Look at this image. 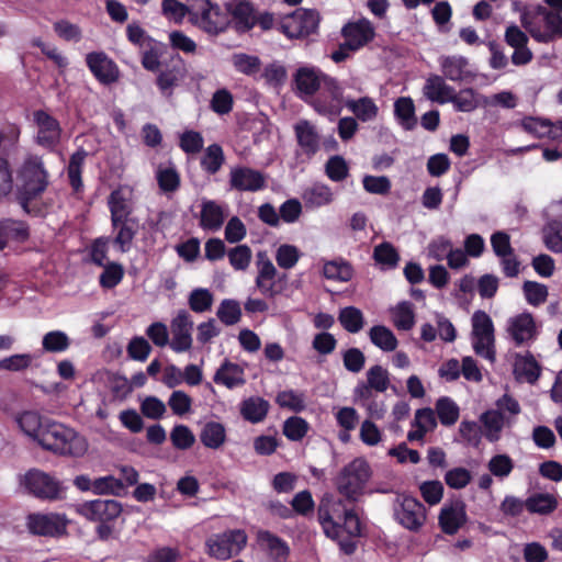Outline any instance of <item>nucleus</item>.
<instances>
[{"instance_id":"nucleus-1","label":"nucleus","mask_w":562,"mask_h":562,"mask_svg":"<svg viewBox=\"0 0 562 562\" xmlns=\"http://www.w3.org/2000/svg\"><path fill=\"white\" fill-rule=\"evenodd\" d=\"M50 184V175L42 156L27 154L16 169L15 198L22 210L32 214L33 203L38 201Z\"/></svg>"},{"instance_id":"nucleus-2","label":"nucleus","mask_w":562,"mask_h":562,"mask_svg":"<svg viewBox=\"0 0 562 562\" xmlns=\"http://www.w3.org/2000/svg\"><path fill=\"white\" fill-rule=\"evenodd\" d=\"M346 499L333 494H325L317 507V518L324 533L331 539H338L347 533L350 537L361 535V524L353 508L347 507Z\"/></svg>"},{"instance_id":"nucleus-3","label":"nucleus","mask_w":562,"mask_h":562,"mask_svg":"<svg viewBox=\"0 0 562 562\" xmlns=\"http://www.w3.org/2000/svg\"><path fill=\"white\" fill-rule=\"evenodd\" d=\"M38 446L58 456L80 458L89 448L87 439L74 428L49 419Z\"/></svg>"},{"instance_id":"nucleus-4","label":"nucleus","mask_w":562,"mask_h":562,"mask_svg":"<svg viewBox=\"0 0 562 562\" xmlns=\"http://www.w3.org/2000/svg\"><path fill=\"white\" fill-rule=\"evenodd\" d=\"M372 475L369 463L357 458L346 464L335 479L338 493L349 503H357L367 493V484Z\"/></svg>"},{"instance_id":"nucleus-5","label":"nucleus","mask_w":562,"mask_h":562,"mask_svg":"<svg viewBox=\"0 0 562 562\" xmlns=\"http://www.w3.org/2000/svg\"><path fill=\"white\" fill-rule=\"evenodd\" d=\"M522 26L533 40L550 43L562 37V12L539 7L532 16L524 14Z\"/></svg>"},{"instance_id":"nucleus-6","label":"nucleus","mask_w":562,"mask_h":562,"mask_svg":"<svg viewBox=\"0 0 562 562\" xmlns=\"http://www.w3.org/2000/svg\"><path fill=\"white\" fill-rule=\"evenodd\" d=\"M190 22L205 33L216 35L226 30L231 14L211 0H192Z\"/></svg>"},{"instance_id":"nucleus-7","label":"nucleus","mask_w":562,"mask_h":562,"mask_svg":"<svg viewBox=\"0 0 562 562\" xmlns=\"http://www.w3.org/2000/svg\"><path fill=\"white\" fill-rule=\"evenodd\" d=\"M471 345L474 352L494 363L496 360L495 328L491 316L484 311H475L471 317Z\"/></svg>"},{"instance_id":"nucleus-8","label":"nucleus","mask_w":562,"mask_h":562,"mask_svg":"<svg viewBox=\"0 0 562 562\" xmlns=\"http://www.w3.org/2000/svg\"><path fill=\"white\" fill-rule=\"evenodd\" d=\"M247 541L245 530L227 529L206 539V553L214 559L225 561L238 555L246 548Z\"/></svg>"},{"instance_id":"nucleus-9","label":"nucleus","mask_w":562,"mask_h":562,"mask_svg":"<svg viewBox=\"0 0 562 562\" xmlns=\"http://www.w3.org/2000/svg\"><path fill=\"white\" fill-rule=\"evenodd\" d=\"M319 20L316 10L300 8L280 20L278 31L290 40L305 38L316 33Z\"/></svg>"},{"instance_id":"nucleus-10","label":"nucleus","mask_w":562,"mask_h":562,"mask_svg":"<svg viewBox=\"0 0 562 562\" xmlns=\"http://www.w3.org/2000/svg\"><path fill=\"white\" fill-rule=\"evenodd\" d=\"M312 105L319 114L339 115L346 105L344 86L336 78L326 75L319 93L314 98Z\"/></svg>"},{"instance_id":"nucleus-11","label":"nucleus","mask_w":562,"mask_h":562,"mask_svg":"<svg viewBox=\"0 0 562 562\" xmlns=\"http://www.w3.org/2000/svg\"><path fill=\"white\" fill-rule=\"evenodd\" d=\"M18 479L21 487L38 498L57 499L63 492V486L57 480L38 469H30Z\"/></svg>"},{"instance_id":"nucleus-12","label":"nucleus","mask_w":562,"mask_h":562,"mask_svg":"<svg viewBox=\"0 0 562 562\" xmlns=\"http://www.w3.org/2000/svg\"><path fill=\"white\" fill-rule=\"evenodd\" d=\"M268 176L261 170L237 165L229 169L228 184L238 192H259L267 188Z\"/></svg>"},{"instance_id":"nucleus-13","label":"nucleus","mask_w":562,"mask_h":562,"mask_svg":"<svg viewBox=\"0 0 562 562\" xmlns=\"http://www.w3.org/2000/svg\"><path fill=\"white\" fill-rule=\"evenodd\" d=\"M546 224L542 227V240L546 247L555 254L562 252V199L551 202L544 210Z\"/></svg>"},{"instance_id":"nucleus-14","label":"nucleus","mask_w":562,"mask_h":562,"mask_svg":"<svg viewBox=\"0 0 562 562\" xmlns=\"http://www.w3.org/2000/svg\"><path fill=\"white\" fill-rule=\"evenodd\" d=\"M77 513L94 522H111L120 517L123 507L116 499H93L77 505Z\"/></svg>"},{"instance_id":"nucleus-15","label":"nucleus","mask_w":562,"mask_h":562,"mask_svg":"<svg viewBox=\"0 0 562 562\" xmlns=\"http://www.w3.org/2000/svg\"><path fill=\"white\" fill-rule=\"evenodd\" d=\"M506 333L515 346L532 342L538 335L536 321L531 313L522 312L509 317L506 322Z\"/></svg>"},{"instance_id":"nucleus-16","label":"nucleus","mask_w":562,"mask_h":562,"mask_svg":"<svg viewBox=\"0 0 562 562\" xmlns=\"http://www.w3.org/2000/svg\"><path fill=\"white\" fill-rule=\"evenodd\" d=\"M171 341L170 348L177 352H186L192 348L193 321L187 310H179L170 323Z\"/></svg>"},{"instance_id":"nucleus-17","label":"nucleus","mask_w":562,"mask_h":562,"mask_svg":"<svg viewBox=\"0 0 562 562\" xmlns=\"http://www.w3.org/2000/svg\"><path fill=\"white\" fill-rule=\"evenodd\" d=\"M86 64L94 78L104 86L113 85L120 79L117 65L104 52L87 54Z\"/></svg>"},{"instance_id":"nucleus-18","label":"nucleus","mask_w":562,"mask_h":562,"mask_svg":"<svg viewBox=\"0 0 562 562\" xmlns=\"http://www.w3.org/2000/svg\"><path fill=\"white\" fill-rule=\"evenodd\" d=\"M256 266L258 270L255 279L256 288L265 297H276L281 292V290L277 288L276 282L278 271L265 251L257 254Z\"/></svg>"},{"instance_id":"nucleus-19","label":"nucleus","mask_w":562,"mask_h":562,"mask_svg":"<svg viewBox=\"0 0 562 562\" xmlns=\"http://www.w3.org/2000/svg\"><path fill=\"white\" fill-rule=\"evenodd\" d=\"M33 117L37 126L36 143L46 149H54L61 138L59 122L43 110L35 111Z\"/></svg>"},{"instance_id":"nucleus-20","label":"nucleus","mask_w":562,"mask_h":562,"mask_svg":"<svg viewBox=\"0 0 562 562\" xmlns=\"http://www.w3.org/2000/svg\"><path fill=\"white\" fill-rule=\"evenodd\" d=\"M395 518L404 528L416 531L426 520V510L416 498L405 496L395 508Z\"/></svg>"},{"instance_id":"nucleus-21","label":"nucleus","mask_w":562,"mask_h":562,"mask_svg":"<svg viewBox=\"0 0 562 562\" xmlns=\"http://www.w3.org/2000/svg\"><path fill=\"white\" fill-rule=\"evenodd\" d=\"M228 215V205L215 200L202 199L199 226L206 232H217Z\"/></svg>"},{"instance_id":"nucleus-22","label":"nucleus","mask_w":562,"mask_h":562,"mask_svg":"<svg viewBox=\"0 0 562 562\" xmlns=\"http://www.w3.org/2000/svg\"><path fill=\"white\" fill-rule=\"evenodd\" d=\"M108 207L111 221L135 218L133 190L127 186H121L113 190L108 198Z\"/></svg>"},{"instance_id":"nucleus-23","label":"nucleus","mask_w":562,"mask_h":562,"mask_svg":"<svg viewBox=\"0 0 562 562\" xmlns=\"http://www.w3.org/2000/svg\"><path fill=\"white\" fill-rule=\"evenodd\" d=\"M341 35L349 47L359 50L374 38L375 31L369 20L361 19L346 23L341 29Z\"/></svg>"},{"instance_id":"nucleus-24","label":"nucleus","mask_w":562,"mask_h":562,"mask_svg":"<svg viewBox=\"0 0 562 562\" xmlns=\"http://www.w3.org/2000/svg\"><path fill=\"white\" fill-rule=\"evenodd\" d=\"M27 527L34 535L55 537L65 532L66 521L57 514H33L29 516Z\"/></svg>"},{"instance_id":"nucleus-25","label":"nucleus","mask_w":562,"mask_h":562,"mask_svg":"<svg viewBox=\"0 0 562 562\" xmlns=\"http://www.w3.org/2000/svg\"><path fill=\"white\" fill-rule=\"evenodd\" d=\"M327 74L314 66L301 67L294 75V82L301 98L313 97L324 82Z\"/></svg>"},{"instance_id":"nucleus-26","label":"nucleus","mask_w":562,"mask_h":562,"mask_svg":"<svg viewBox=\"0 0 562 562\" xmlns=\"http://www.w3.org/2000/svg\"><path fill=\"white\" fill-rule=\"evenodd\" d=\"M293 130L301 151L312 158L321 148V135L316 126L307 120H300Z\"/></svg>"},{"instance_id":"nucleus-27","label":"nucleus","mask_w":562,"mask_h":562,"mask_svg":"<svg viewBox=\"0 0 562 562\" xmlns=\"http://www.w3.org/2000/svg\"><path fill=\"white\" fill-rule=\"evenodd\" d=\"M424 97L436 103L456 102L457 95L453 87L446 82L439 75H429L423 87Z\"/></svg>"},{"instance_id":"nucleus-28","label":"nucleus","mask_w":562,"mask_h":562,"mask_svg":"<svg viewBox=\"0 0 562 562\" xmlns=\"http://www.w3.org/2000/svg\"><path fill=\"white\" fill-rule=\"evenodd\" d=\"M49 419L50 418L42 416L36 411H24L15 416V423L21 431L37 443Z\"/></svg>"},{"instance_id":"nucleus-29","label":"nucleus","mask_w":562,"mask_h":562,"mask_svg":"<svg viewBox=\"0 0 562 562\" xmlns=\"http://www.w3.org/2000/svg\"><path fill=\"white\" fill-rule=\"evenodd\" d=\"M111 226L115 233L113 243L121 252L131 250L133 240L138 233L139 222L137 218L111 221Z\"/></svg>"},{"instance_id":"nucleus-30","label":"nucleus","mask_w":562,"mask_h":562,"mask_svg":"<svg viewBox=\"0 0 562 562\" xmlns=\"http://www.w3.org/2000/svg\"><path fill=\"white\" fill-rule=\"evenodd\" d=\"M213 381L216 384L226 386L227 389L241 386L246 383L245 370L238 363H234L225 359L216 370Z\"/></svg>"},{"instance_id":"nucleus-31","label":"nucleus","mask_w":562,"mask_h":562,"mask_svg":"<svg viewBox=\"0 0 562 562\" xmlns=\"http://www.w3.org/2000/svg\"><path fill=\"white\" fill-rule=\"evenodd\" d=\"M302 200L306 209H319L334 201V193L329 186L315 182L304 189Z\"/></svg>"},{"instance_id":"nucleus-32","label":"nucleus","mask_w":562,"mask_h":562,"mask_svg":"<svg viewBox=\"0 0 562 562\" xmlns=\"http://www.w3.org/2000/svg\"><path fill=\"white\" fill-rule=\"evenodd\" d=\"M259 544L267 550L269 557L274 562H285L289 554L290 548L288 543L280 537L273 535L268 530H261L257 536Z\"/></svg>"},{"instance_id":"nucleus-33","label":"nucleus","mask_w":562,"mask_h":562,"mask_svg":"<svg viewBox=\"0 0 562 562\" xmlns=\"http://www.w3.org/2000/svg\"><path fill=\"white\" fill-rule=\"evenodd\" d=\"M29 236V225L25 222L12 218L0 221V249H3L10 240L23 243Z\"/></svg>"},{"instance_id":"nucleus-34","label":"nucleus","mask_w":562,"mask_h":562,"mask_svg":"<svg viewBox=\"0 0 562 562\" xmlns=\"http://www.w3.org/2000/svg\"><path fill=\"white\" fill-rule=\"evenodd\" d=\"M482 430L485 438L491 441H497L501 438L502 430L509 420L499 411L490 409L480 417Z\"/></svg>"},{"instance_id":"nucleus-35","label":"nucleus","mask_w":562,"mask_h":562,"mask_svg":"<svg viewBox=\"0 0 562 562\" xmlns=\"http://www.w3.org/2000/svg\"><path fill=\"white\" fill-rule=\"evenodd\" d=\"M514 374L518 381L535 383L540 375V367L535 357L527 352L526 355H516L514 361Z\"/></svg>"},{"instance_id":"nucleus-36","label":"nucleus","mask_w":562,"mask_h":562,"mask_svg":"<svg viewBox=\"0 0 562 562\" xmlns=\"http://www.w3.org/2000/svg\"><path fill=\"white\" fill-rule=\"evenodd\" d=\"M356 120L361 122H370L376 119L379 108L374 100L370 97H361L359 99L346 98L345 105Z\"/></svg>"},{"instance_id":"nucleus-37","label":"nucleus","mask_w":562,"mask_h":562,"mask_svg":"<svg viewBox=\"0 0 562 562\" xmlns=\"http://www.w3.org/2000/svg\"><path fill=\"white\" fill-rule=\"evenodd\" d=\"M269 402L260 396H250L240 403V415L251 424L262 422L269 411Z\"/></svg>"},{"instance_id":"nucleus-38","label":"nucleus","mask_w":562,"mask_h":562,"mask_svg":"<svg viewBox=\"0 0 562 562\" xmlns=\"http://www.w3.org/2000/svg\"><path fill=\"white\" fill-rule=\"evenodd\" d=\"M368 335L371 344L384 352H391L397 348L398 340L396 336L384 325L372 326Z\"/></svg>"},{"instance_id":"nucleus-39","label":"nucleus","mask_w":562,"mask_h":562,"mask_svg":"<svg viewBox=\"0 0 562 562\" xmlns=\"http://www.w3.org/2000/svg\"><path fill=\"white\" fill-rule=\"evenodd\" d=\"M428 256L436 260H448V265L451 269H457V255L453 250L451 240L443 236H439L431 240L428 245Z\"/></svg>"},{"instance_id":"nucleus-40","label":"nucleus","mask_w":562,"mask_h":562,"mask_svg":"<svg viewBox=\"0 0 562 562\" xmlns=\"http://www.w3.org/2000/svg\"><path fill=\"white\" fill-rule=\"evenodd\" d=\"M558 498L551 493H536L529 496L525 502V507L529 513L548 515L558 507Z\"/></svg>"},{"instance_id":"nucleus-41","label":"nucleus","mask_w":562,"mask_h":562,"mask_svg":"<svg viewBox=\"0 0 562 562\" xmlns=\"http://www.w3.org/2000/svg\"><path fill=\"white\" fill-rule=\"evenodd\" d=\"M201 442L210 449L221 448L226 440V429L223 424L217 422L206 423L200 432Z\"/></svg>"},{"instance_id":"nucleus-42","label":"nucleus","mask_w":562,"mask_h":562,"mask_svg":"<svg viewBox=\"0 0 562 562\" xmlns=\"http://www.w3.org/2000/svg\"><path fill=\"white\" fill-rule=\"evenodd\" d=\"M88 153L83 148L77 149L69 159L67 167V176L69 184L75 192L81 191L83 183L81 179L82 168Z\"/></svg>"},{"instance_id":"nucleus-43","label":"nucleus","mask_w":562,"mask_h":562,"mask_svg":"<svg viewBox=\"0 0 562 562\" xmlns=\"http://www.w3.org/2000/svg\"><path fill=\"white\" fill-rule=\"evenodd\" d=\"M394 115L407 131L413 130L417 124L415 105L409 97H401L394 102Z\"/></svg>"},{"instance_id":"nucleus-44","label":"nucleus","mask_w":562,"mask_h":562,"mask_svg":"<svg viewBox=\"0 0 562 562\" xmlns=\"http://www.w3.org/2000/svg\"><path fill=\"white\" fill-rule=\"evenodd\" d=\"M225 162L223 148L218 144H211L201 157V168L209 175L217 173Z\"/></svg>"},{"instance_id":"nucleus-45","label":"nucleus","mask_w":562,"mask_h":562,"mask_svg":"<svg viewBox=\"0 0 562 562\" xmlns=\"http://www.w3.org/2000/svg\"><path fill=\"white\" fill-rule=\"evenodd\" d=\"M338 321L341 327L350 334L359 333L366 324L363 313L360 308L355 306H346L340 308Z\"/></svg>"},{"instance_id":"nucleus-46","label":"nucleus","mask_w":562,"mask_h":562,"mask_svg":"<svg viewBox=\"0 0 562 562\" xmlns=\"http://www.w3.org/2000/svg\"><path fill=\"white\" fill-rule=\"evenodd\" d=\"M156 179L159 189L165 193L175 192L180 187V176L173 164L159 165L156 170Z\"/></svg>"},{"instance_id":"nucleus-47","label":"nucleus","mask_w":562,"mask_h":562,"mask_svg":"<svg viewBox=\"0 0 562 562\" xmlns=\"http://www.w3.org/2000/svg\"><path fill=\"white\" fill-rule=\"evenodd\" d=\"M323 274L328 280L348 282L352 279L353 269L348 261L336 259L325 262Z\"/></svg>"},{"instance_id":"nucleus-48","label":"nucleus","mask_w":562,"mask_h":562,"mask_svg":"<svg viewBox=\"0 0 562 562\" xmlns=\"http://www.w3.org/2000/svg\"><path fill=\"white\" fill-rule=\"evenodd\" d=\"M394 326L400 330H411L415 325V314L411 302H401L391 310Z\"/></svg>"},{"instance_id":"nucleus-49","label":"nucleus","mask_w":562,"mask_h":562,"mask_svg":"<svg viewBox=\"0 0 562 562\" xmlns=\"http://www.w3.org/2000/svg\"><path fill=\"white\" fill-rule=\"evenodd\" d=\"M71 340L63 330H50L42 338V348L46 352L61 353L68 350Z\"/></svg>"},{"instance_id":"nucleus-50","label":"nucleus","mask_w":562,"mask_h":562,"mask_svg":"<svg viewBox=\"0 0 562 562\" xmlns=\"http://www.w3.org/2000/svg\"><path fill=\"white\" fill-rule=\"evenodd\" d=\"M517 126H519L524 132L530 134L536 138L547 137L550 139V120L535 116H526L517 123Z\"/></svg>"},{"instance_id":"nucleus-51","label":"nucleus","mask_w":562,"mask_h":562,"mask_svg":"<svg viewBox=\"0 0 562 562\" xmlns=\"http://www.w3.org/2000/svg\"><path fill=\"white\" fill-rule=\"evenodd\" d=\"M214 303L213 293L206 288H195L188 296V305L194 313H205L212 308Z\"/></svg>"},{"instance_id":"nucleus-52","label":"nucleus","mask_w":562,"mask_h":562,"mask_svg":"<svg viewBox=\"0 0 562 562\" xmlns=\"http://www.w3.org/2000/svg\"><path fill=\"white\" fill-rule=\"evenodd\" d=\"M241 315L240 304L234 299L222 300L216 311L217 318L226 326L239 323Z\"/></svg>"},{"instance_id":"nucleus-53","label":"nucleus","mask_w":562,"mask_h":562,"mask_svg":"<svg viewBox=\"0 0 562 562\" xmlns=\"http://www.w3.org/2000/svg\"><path fill=\"white\" fill-rule=\"evenodd\" d=\"M374 261L386 269H394L400 261L396 248L389 241H383L374 247Z\"/></svg>"},{"instance_id":"nucleus-54","label":"nucleus","mask_w":562,"mask_h":562,"mask_svg":"<svg viewBox=\"0 0 562 562\" xmlns=\"http://www.w3.org/2000/svg\"><path fill=\"white\" fill-rule=\"evenodd\" d=\"M103 271L99 276V284L101 288L110 290L121 283L124 277V267L115 261L101 266Z\"/></svg>"},{"instance_id":"nucleus-55","label":"nucleus","mask_w":562,"mask_h":562,"mask_svg":"<svg viewBox=\"0 0 562 562\" xmlns=\"http://www.w3.org/2000/svg\"><path fill=\"white\" fill-rule=\"evenodd\" d=\"M276 402L280 407L288 408L295 413H300L306 407L304 393L295 390L279 392Z\"/></svg>"},{"instance_id":"nucleus-56","label":"nucleus","mask_w":562,"mask_h":562,"mask_svg":"<svg viewBox=\"0 0 562 562\" xmlns=\"http://www.w3.org/2000/svg\"><path fill=\"white\" fill-rule=\"evenodd\" d=\"M234 68L246 76H255L260 71L261 60L255 55L245 53L234 54L232 57Z\"/></svg>"},{"instance_id":"nucleus-57","label":"nucleus","mask_w":562,"mask_h":562,"mask_svg":"<svg viewBox=\"0 0 562 562\" xmlns=\"http://www.w3.org/2000/svg\"><path fill=\"white\" fill-rule=\"evenodd\" d=\"M522 292L527 303L531 306L543 304L549 295L548 286L536 281H525Z\"/></svg>"},{"instance_id":"nucleus-58","label":"nucleus","mask_w":562,"mask_h":562,"mask_svg":"<svg viewBox=\"0 0 562 562\" xmlns=\"http://www.w3.org/2000/svg\"><path fill=\"white\" fill-rule=\"evenodd\" d=\"M308 429V423L299 416L289 417L283 424V435L291 441L302 440Z\"/></svg>"},{"instance_id":"nucleus-59","label":"nucleus","mask_w":562,"mask_h":562,"mask_svg":"<svg viewBox=\"0 0 562 562\" xmlns=\"http://www.w3.org/2000/svg\"><path fill=\"white\" fill-rule=\"evenodd\" d=\"M301 258L300 249L294 245L282 244L276 251V261L281 269H292Z\"/></svg>"},{"instance_id":"nucleus-60","label":"nucleus","mask_w":562,"mask_h":562,"mask_svg":"<svg viewBox=\"0 0 562 562\" xmlns=\"http://www.w3.org/2000/svg\"><path fill=\"white\" fill-rule=\"evenodd\" d=\"M231 266L237 271H245L251 262L252 252L249 246L238 245L227 251Z\"/></svg>"},{"instance_id":"nucleus-61","label":"nucleus","mask_w":562,"mask_h":562,"mask_svg":"<svg viewBox=\"0 0 562 562\" xmlns=\"http://www.w3.org/2000/svg\"><path fill=\"white\" fill-rule=\"evenodd\" d=\"M124 492L122 480L114 475H105L94 479L95 495H121Z\"/></svg>"},{"instance_id":"nucleus-62","label":"nucleus","mask_w":562,"mask_h":562,"mask_svg":"<svg viewBox=\"0 0 562 562\" xmlns=\"http://www.w3.org/2000/svg\"><path fill=\"white\" fill-rule=\"evenodd\" d=\"M367 383L375 392L383 393L390 386V376L386 369L380 364L372 366L366 373Z\"/></svg>"},{"instance_id":"nucleus-63","label":"nucleus","mask_w":562,"mask_h":562,"mask_svg":"<svg viewBox=\"0 0 562 562\" xmlns=\"http://www.w3.org/2000/svg\"><path fill=\"white\" fill-rule=\"evenodd\" d=\"M170 440L175 448L188 450L194 445L195 437L188 426L176 425L170 432Z\"/></svg>"},{"instance_id":"nucleus-64","label":"nucleus","mask_w":562,"mask_h":562,"mask_svg":"<svg viewBox=\"0 0 562 562\" xmlns=\"http://www.w3.org/2000/svg\"><path fill=\"white\" fill-rule=\"evenodd\" d=\"M326 176L335 182L345 180L349 175V168L346 160L341 156L330 157L325 165Z\"/></svg>"}]
</instances>
